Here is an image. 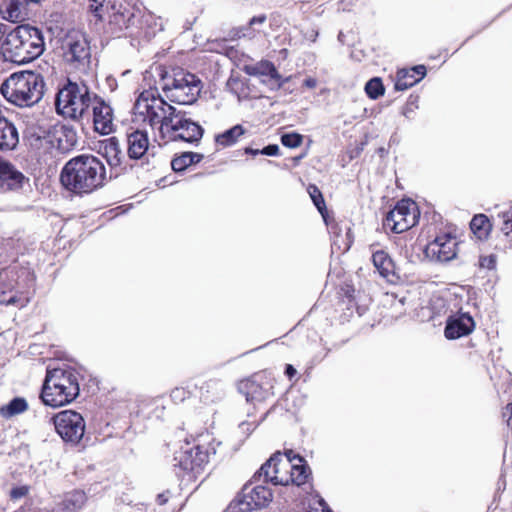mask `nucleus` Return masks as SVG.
I'll return each instance as SVG.
<instances>
[{
	"label": "nucleus",
	"mask_w": 512,
	"mask_h": 512,
	"mask_svg": "<svg viewBox=\"0 0 512 512\" xmlns=\"http://www.w3.org/2000/svg\"><path fill=\"white\" fill-rule=\"evenodd\" d=\"M474 327V320L468 313H458L447 319L444 334L447 339H458L469 335Z\"/></svg>",
	"instance_id": "obj_17"
},
{
	"label": "nucleus",
	"mask_w": 512,
	"mask_h": 512,
	"mask_svg": "<svg viewBox=\"0 0 512 512\" xmlns=\"http://www.w3.org/2000/svg\"><path fill=\"white\" fill-rule=\"evenodd\" d=\"M409 70L413 73L414 78L418 79V81H421L426 75V67L424 65H416Z\"/></svg>",
	"instance_id": "obj_43"
},
{
	"label": "nucleus",
	"mask_w": 512,
	"mask_h": 512,
	"mask_svg": "<svg viewBox=\"0 0 512 512\" xmlns=\"http://www.w3.org/2000/svg\"><path fill=\"white\" fill-rule=\"evenodd\" d=\"M3 28H4V25L0 23V36L4 33Z\"/></svg>",
	"instance_id": "obj_56"
},
{
	"label": "nucleus",
	"mask_w": 512,
	"mask_h": 512,
	"mask_svg": "<svg viewBox=\"0 0 512 512\" xmlns=\"http://www.w3.org/2000/svg\"><path fill=\"white\" fill-rule=\"evenodd\" d=\"M53 423L58 435L65 441L77 444L85 432V421L82 415L73 410H64L56 414Z\"/></svg>",
	"instance_id": "obj_11"
},
{
	"label": "nucleus",
	"mask_w": 512,
	"mask_h": 512,
	"mask_svg": "<svg viewBox=\"0 0 512 512\" xmlns=\"http://www.w3.org/2000/svg\"><path fill=\"white\" fill-rule=\"evenodd\" d=\"M304 85L307 87V88H310V89H313L316 87L317 85V81L316 79L314 78H307L304 80Z\"/></svg>",
	"instance_id": "obj_51"
},
{
	"label": "nucleus",
	"mask_w": 512,
	"mask_h": 512,
	"mask_svg": "<svg viewBox=\"0 0 512 512\" xmlns=\"http://www.w3.org/2000/svg\"><path fill=\"white\" fill-rule=\"evenodd\" d=\"M169 497H170V491H168V490L163 493H160L157 495V498H156L157 503L159 505H164L169 500Z\"/></svg>",
	"instance_id": "obj_48"
},
{
	"label": "nucleus",
	"mask_w": 512,
	"mask_h": 512,
	"mask_svg": "<svg viewBox=\"0 0 512 512\" xmlns=\"http://www.w3.org/2000/svg\"><path fill=\"white\" fill-rule=\"evenodd\" d=\"M96 97L84 82L68 81L57 94L56 109L65 117L78 119L90 108Z\"/></svg>",
	"instance_id": "obj_7"
},
{
	"label": "nucleus",
	"mask_w": 512,
	"mask_h": 512,
	"mask_svg": "<svg viewBox=\"0 0 512 512\" xmlns=\"http://www.w3.org/2000/svg\"><path fill=\"white\" fill-rule=\"evenodd\" d=\"M497 219L502 234L506 237L512 247V204L502 209L498 213Z\"/></svg>",
	"instance_id": "obj_29"
},
{
	"label": "nucleus",
	"mask_w": 512,
	"mask_h": 512,
	"mask_svg": "<svg viewBox=\"0 0 512 512\" xmlns=\"http://www.w3.org/2000/svg\"><path fill=\"white\" fill-rule=\"evenodd\" d=\"M60 181L74 194L84 195L101 188L107 181L103 162L92 154H81L70 159L62 168Z\"/></svg>",
	"instance_id": "obj_2"
},
{
	"label": "nucleus",
	"mask_w": 512,
	"mask_h": 512,
	"mask_svg": "<svg viewBox=\"0 0 512 512\" xmlns=\"http://www.w3.org/2000/svg\"><path fill=\"white\" fill-rule=\"evenodd\" d=\"M297 373L296 369L291 365V364H287L286 365V368H285V374L289 377V378H292L293 376H295Z\"/></svg>",
	"instance_id": "obj_50"
},
{
	"label": "nucleus",
	"mask_w": 512,
	"mask_h": 512,
	"mask_svg": "<svg viewBox=\"0 0 512 512\" xmlns=\"http://www.w3.org/2000/svg\"><path fill=\"white\" fill-rule=\"evenodd\" d=\"M50 512H67V511H63V509H60V505L58 503H56L55 507H53Z\"/></svg>",
	"instance_id": "obj_55"
},
{
	"label": "nucleus",
	"mask_w": 512,
	"mask_h": 512,
	"mask_svg": "<svg viewBox=\"0 0 512 512\" xmlns=\"http://www.w3.org/2000/svg\"><path fill=\"white\" fill-rule=\"evenodd\" d=\"M149 149L148 133L135 129L127 134V153L131 159H140Z\"/></svg>",
	"instance_id": "obj_19"
},
{
	"label": "nucleus",
	"mask_w": 512,
	"mask_h": 512,
	"mask_svg": "<svg viewBox=\"0 0 512 512\" xmlns=\"http://www.w3.org/2000/svg\"><path fill=\"white\" fill-rule=\"evenodd\" d=\"M319 505L322 507L323 512H331L327 503L323 499L319 500Z\"/></svg>",
	"instance_id": "obj_53"
},
{
	"label": "nucleus",
	"mask_w": 512,
	"mask_h": 512,
	"mask_svg": "<svg viewBox=\"0 0 512 512\" xmlns=\"http://www.w3.org/2000/svg\"><path fill=\"white\" fill-rule=\"evenodd\" d=\"M250 426H251L250 423L243 422V423L240 424L239 427L243 431H246V430L248 431V430H250Z\"/></svg>",
	"instance_id": "obj_54"
},
{
	"label": "nucleus",
	"mask_w": 512,
	"mask_h": 512,
	"mask_svg": "<svg viewBox=\"0 0 512 512\" xmlns=\"http://www.w3.org/2000/svg\"><path fill=\"white\" fill-rule=\"evenodd\" d=\"M203 128L189 117L186 123L181 125L179 132L175 136V141H184L189 143L198 142L203 136Z\"/></svg>",
	"instance_id": "obj_23"
},
{
	"label": "nucleus",
	"mask_w": 512,
	"mask_h": 512,
	"mask_svg": "<svg viewBox=\"0 0 512 512\" xmlns=\"http://www.w3.org/2000/svg\"><path fill=\"white\" fill-rule=\"evenodd\" d=\"M290 458L292 463H301V462H304L303 459L299 456V455H296L294 454V452L292 450H289L286 454H285V457L284 459H288Z\"/></svg>",
	"instance_id": "obj_49"
},
{
	"label": "nucleus",
	"mask_w": 512,
	"mask_h": 512,
	"mask_svg": "<svg viewBox=\"0 0 512 512\" xmlns=\"http://www.w3.org/2000/svg\"><path fill=\"white\" fill-rule=\"evenodd\" d=\"M15 512H25V510H23V509H20V510H18V511H15Z\"/></svg>",
	"instance_id": "obj_58"
},
{
	"label": "nucleus",
	"mask_w": 512,
	"mask_h": 512,
	"mask_svg": "<svg viewBox=\"0 0 512 512\" xmlns=\"http://www.w3.org/2000/svg\"><path fill=\"white\" fill-rule=\"evenodd\" d=\"M188 392L184 388H175L171 392V398L173 401H183L187 397Z\"/></svg>",
	"instance_id": "obj_44"
},
{
	"label": "nucleus",
	"mask_w": 512,
	"mask_h": 512,
	"mask_svg": "<svg viewBox=\"0 0 512 512\" xmlns=\"http://www.w3.org/2000/svg\"><path fill=\"white\" fill-rule=\"evenodd\" d=\"M87 496L82 490H73L66 493L63 499L58 502L60 509L67 512H77L86 503Z\"/></svg>",
	"instance_id": "obj_24"
},
{
	"label": "nucleus",
	"mask_w": 512,
	"mask_h": 512,
	"mask_svg": "<svg viewBox=\"0 0 512 512\" xmlns=\"http://www.w3.org/2000/svg\"><path fill=\"white\" fill-rule=\"evenodd\" d=\"M290 475L293 480H291L290 484H294L297 486L303 485L306 483V480L309 476L308 468L303 462L301 463H292L291 462V470Z\"/></svg>",
	"instance_id": "obj_32"
},
{
	"label": "nucleus",
	"mask_w": 512,
	"mask_h": 512,
	"mask_svg": "<svg viewBox=\"0 0 512 512\" xmlns=\"http://www.w3.org/2000/svg\"><path fill=\"white\" fill-rule=\"evenodd\" d=\"M0 91L8 102L18 107H32L44 96V77L30 70L16 72L2 83Z\"/></svg>",
	"instance_id": "obj_5"
},
{
	"label": "nucleus",
	"mask_w": 512,
	"mask_h": 512,
	"mask_svg": "<svg viewBox=\"0 0 512 512\" xmlns=\"http://www.w3.org/2000/svg\"><path fill=\"white\" fill-rule=\"evenodd\" d=\"M89 1H90V5H89L90 10L93 13H95L96 16L101 17L99 14V11H100V8L102 7L104 0H89Z\"/></svg>",
	"instance_id": "obj_46"
},
{
	"label": "nucleus",
	"mask_w": 512,
	"mask_h": 512,
	"mask_svg": "<svg viewBox=\"0 0 512 512\" xmlns=\"http://www.w3.org/2000/svg\"><path fill=\"white\" fill-rule=\"evenodd\" d=\"M45 49L42 31L30 25H19L10 31L1 45L5 61L25 64L38 58Z\"/></svg>",
	"instance_id": "obj_3"
},
{
	"label": "nucleus",
	"mask_w": 512,
	"mask_h": 512,
	"mask_svg": "<svg viewBox=\"0 0 512 512\" xmlns=\"http://www.w3.org/2000/svg\"><path fill=\"white\" fill-rule=\"evenodd\" d=\"M27 178L11 163L0 160V191L8 192L22 188Z\"/></svg>",
	"instance_id": "obj_18"
},
{
	"label": "nucleus",
	"mask_w": 512,
	"mask_h": 512,
	"mask_svg": "<svg viewBox=\"0 0 512 512\" xmlns=\"http://www.w3.org/2000/svg\"><path fill=\"white\" fill-rule=\"evenodd\" d=\"M246 129L242 125H235L223 133L216 135L215 141L218 145L228 147L234 145L244 135Z\"/></svg>",
	"instance_id": "obj_27"
},
{
	"label": "nucleus",
	"mask_w": 512,
	"mask_h": 512,
	"mask_svg": "<svg viewBox=\"0 0 512 512\" xmlns=\"http://www.w3.org/2000/svg\"><path fill=\"white\" fill-rule=\"evenodd\" d=\"M201 389H206L207 393L210 391V389H215L217 390V395L215 396V398H219L221 393L223 392V384L220 381L210 380ZM211 400H214V397Z\"/></svg>",
	"instance_id": "obj_40"
},
{
	"label": "nucleus",
	"mask_w": 512,
	"mask_h": 512,
	"mask_svg": "<svg viewBox=\"0 0 512 512\" xmlns=\"http://www.w3.org/2000/svg\"><path fill=\"white\" fill-rule=\"evenodd\" d=\"M135 121L143 122L151 127L158 134L155 139L164 142L175 141L181 125L186 123L187 113L178 110L155 90H144L134 103Z\"/></svg>",
	"instance_id": "obj_1"
},
{
	"label": "nucleus",
	"mask_w": 512,
	"mask_h": 512,
	"mask_svg": "<svg viewBox=\"0 0 512 512\" xmlns=\"http://www.w3.org/2000/svg\"><path fill=\"white\" fill-rule=\"evenodd\" d=\"M267 474H273V469H267Z\"/></svg>",
	"instance_id": "obj_57"
},
{
	"label": "nucleus",
	"mask_w": 512,
	"mask_h": 512,
	"mask_svg": "<svg viewBox=\"0 0 512 512\" xmlns=\"http://www.w3.org/2000/svg\"><path fill=\"white\" fill-rule=\"evenodd\" d=\"M58 149L63 152H69L78 143V135L72 126L63 125L58 131L57 137Z\"/></svg>",
	"instance_id": "obj_25"
},
{
	"label": "nucleus",
	"mask_w": 512,
	"mask_h": 512,
	"mask_svg": "<svg viewBox=\"0 0 512 512\" xmlns=\"http://www.w3.org/2000/svg\"><path fill=\"white\" fill-rule=\"evenodd\" d=\"M265 21H266V16L265 15L255 16V17L250 19V21L248 23V27L245 28V30L248 31L249 29H251L255 25H262ZM242 35L244 37H246V36L251 37L252 36V34L250 32H243Z\"/></svg>",
	"instance_id": "obj_41"
},
{
	"label": "nucleus",
	"mask_w": 512,
	"mask_h": 512,
	"mask_svg": "<svg viewBox=\"0 0 512 512\" xmlns=\"http://www.w3.org/2000/svg\"><path fill=\"white\" fill-rule=\"evenodd\" d=\"M419 218L416 203L410 200H402L388 212L384 220V227L394 233H402L412 228Z\"/></svg>",
	"instance_id": "obj_9"
},
{
	"label": "nucleus",
	"mask_w": 512,
	"mask_h": 512,
	"mask_svg": "<svg viewBox=\"0 0 512 512\" xmlns=\"http://www.w3.org/2000/svg\"><path fill=\"white\" fill-rule=\"evenodd\" d=\"M28 487L27 486H18V487H14L11 491H10V497L11 499L13 500H18V499H21L23 498L24 496L27 495L28 493Z\"/></svg>",
	"instance_id": "obj_42"
},
{
	"label": "nucleus",
	"mask_w": 512,
	"mask_h": 512,
	"mask_svg": "<svg viewBox=\"0 0 512 512\" xmlns=\"http://www.w3.org/2000/svg\"><path fill=\"white\" fill-rule=\"evenodd\" d=\"M260 151H261V150H259V149H253V148H250V147H247V148L245 149V153H246V154H250V155H253V156H256V155L261 154V152H260Z\"/></svg>",
	"instance_id": "obj_52"
},
{
	"label": "nucleus",
	"mask_w": 512,
	"mask_h": 512,
	"mask_svg": "<svg viewBox=\"0 0 512 512\" xmlns=\"http://www.w3.org/2000/svg\"><path fill=\"white\" fill-rule=\"evenodd\" d=\"M470 228L477 239L483 240L487 238L491 231V223L486 215L478 214L472 218Z\"/></svg>",
	"instance_id": "obj_28"
},
{
	"label": "nucleus",
	"mask_w": 512,
	"mask_h": 512,
	"mask_svg": "<svg viewBox=\"0 0 512 512\" xmlns=\"http://www.w3.org/2000/svg\"><path fill=\"white\" fill-rule=\"evenodd\" d=\"M418 82V79L414 78L413 73L409 69L402 68L397 71L394 87L397 91H405Z\"/></svg>",
	"instance_id": "obj_31"
},
{
	"label": "nucleus",
	"mask_w": 512,
	"mask_h": 512,
	"mask_svg": "<svg viewBox=\"0 0 512 512\" xmlns=\"http://www.w3.org/2000/svg\"><path fill=\"white\" fill-rule=\"evenodd\" d=\"M260 152L262 155L277 156L279 154V146L276 144H270L261 149Z\"/></svg>",
	"instance_id": "obj_45"
},
{
	"label": "nucleus",
	"mask_w": 512,
	"mask_h": 512,
	"mask_svg": "<svg viewBox=\"0 0 512 512\" xmlns=\"http://www.w3.org/2000/svg\"><path fill=\"white\" fill-rule=\"evenodd\" d=\"M457 246L456 236L451 233H443L428 243L424 252L432 261L448 262L457 256Z\"/></svg>",
	"instance_id": "obj_14"
},
{
	"label": "nucleus",
	"mask_w": 512,
	"mask_h": 512,
	"mask_svg": "<svg viewBox=\"0 0 512 512\" xmlns=\"http://www.w3.org/2000/svg\"><path fill=\"white\" fill-rule=\"evenodd\" d=\"M190 166L199 163L203 159V155L196 152H187Z\"/></svg>",
	"instance_id": "obj_47"
},
{
	"label": "nucleus",
	"mask_w": 512,
	"mask_h": 512,
	"mask_svg": "<svg viewBox=\"0 0 512 512\" xmlns=\"http://www.w3.org/2000/svg\"><path fill=\"white\" fill-rule=\"evenodd\" d=\"M372 248V262L378 273L389 282L396 280L395 265L389 254L382 249L374 250Z\"/></svg>",
	"instance_id": "obj_20"
},
{
	"label": "nucleus",
	"mask_w": 512,
	"mask_h": 512,
	"mask_svg": "<svg viewBox=\"0 0 512 512\" xmlns=\"http://www.w3.org/2000/svg\"><path fill=\"white\" fill-rule=\"evenodd\" d=\"M63 60L74 71L88 74L92 69L90 42L84 34H68L63 44Z\"/></svg>",
	"instance_id": "obj_8"
},
{
	"label": "nucleus",
	"mask_w": 512,
	"mask_h": 512,
	"mask_svg": "<svg viewBox=\"0 0 512 512\" xmlns=\"http://www.w3.org/2000/svg\"><path fill=\"white\" fill-rule=\"evenodd\" d=\"M271 388V386L263 387L254 378L241 381L239 384V390L245 395L248 402L264 401L272 394Z\"/></svg>",
	"instance_id": "obj_21"
},
{
	"label": "nucleus",
	"mask_w": 512,
	"mask_h": 512,
	"mask_svg": "<svg viewBox=\"0 0 512 512\" xmlns=\"http://www.w3.org/2000/svg\"><path fill=\"white\" fill-rule=\"evenodd\" d=\"M111 24L117 25L120 31L128 29L134 24V15L128 10L115 13L111 19Z\"/></svg>",
	"instance_id": "obj_34"
},
{
	"label": "nucleus",
	"mask_w": 512,
	"mask_h": 512,
	"mask_svg": "<svg viewBox=\"0 0 512 512\" xmlns=\"http://www.w3.org/2000/svg\"><path fill=\"white\" fill-rule=\"evenodd\" d=\"M479 266L488 270L494 269L496 266V256L494 254L480 256Z\"/></svg>",
	"instance_id": "obj_39"
},
{
	"label": "nucleus",
	"mask_w": 512,
	"mask_h": 512,
	"mask_svg": "<svg viewBox=\"0 0 512 512\" xmlns=\"http://www.w3.org/2000/svg\"><path fill=\"white\" fill-rule=\"evenodd\" d=\"M171 166L175 172H181L188 168L190 166L188 153L183 152L181 155L175 157L171 161Z\"/></svg>",
	"instance_id": "obj_38"
},
{
	"label": "nucleus",
	"mask_w": 512,
	"mask_h": 512,
	"mask_svg": "<svg viewBox=\"0 0 512 512\" xmlns=\"http://www.w3.org/2000/svg\"><path fill=\"white\" fill-rule=\"evenodd\" d=\"M307 191L317 210L321 213L323 218H325L326 205L321 191L318 189L316 185L313 184H310L308 186Z\"/></svg>",
	"instance_id": "obj_35"
},
{
	"label": "nucleus",
	"mask_w": 512,
	"mask_h": 512,
	"mask_svg": "<svg viewBox=\"0 0 512 512\" xmlns=\"http://www.w3.org/2000/svg\"><path fill=\"white\" fill-rule=\"evenodd\" d=\"M261 479L255 478L254 475L242 488L239 498L233 501L235 504H241L240 506L245 512L265 508L273 499L271 490L259 483Z\"/></svg>",
	"instance_id": "obj_10"
},
{
	"label": "nucleus",
	"mask_w": 512,
	"mask_h": 512,
	"mask_svg": "<svg viewBox=\"0 0 512 512\" xmlns=\"http://www.w3.org/2000/svg\"><path fill=\"white\" fill-rule=\"evenodd\" d=\"M291 459H284L281 453L272 455L255 473V478H263L274 485H289L291 480Z\"/></svg>",
	"instance_id": "obj_12"
},
{
	"label": "nucleus",
	"mask_w": 512,
	"mask_h": 512,
	"mask_svg": "<svg viewBox=\"0 0 512 512\" xmlns=\"http://www.w3.org/2000/svg\"><path fill=\"white\" fill-rule=\"evenodd\" d=\"M303 137L298 133H286L281 136V143L288 148H296L302 144Z\"/></svg>",
	"instance_id": "obj_37"
},
{
	"label": "nucleus",
	"mask_w": 512,
	"mask_h": 512,
	"mask_svg": "<svg viewBox=\"0 0 512 512\" xmlns=\"http://www.w3.org/2000/svg\"><path fill=\"white\" fill-rule=\"evenodd\" d=\"M5 19L17 22L22 18V4L19 0H10L6 7Z\"/></svg>",
	"instance_id": "obj_36"
},
{
	"label": "nucleus",
	"mask_w": 512,
	"mask_h": 512,
	"mask_svg": "<svg viewBox=\"0 0 512 512\" xmlns=\"http://www.w3.org/2000/svg\"><path fill=\"white\" fill-rule=\"evenodd\" d=\"M27 409V401L24 398L16 397L0 408V415L4 418H11L25 412Z\"/></svg>",
	"instance_id": "obj_30"
},
{
	"label": "nucleus",
	"mask_w": 512,
	"mask_h": 512,
	"mask_svg": "<svg viewBox=\"0 0 512 512\" xmlns=\"http://www.w3.org/2000/svg\"><path fill=\"white\" fill-rule=\"evenodd\" d=\"M155 71L160 77L158 87L171 102L190 105L199 97L202 83L196 75L182 69L168 74L161 66L156 67Z\"/></svg>",
	"instance_id": "obj_6"
},
{
	"label": "nucleus",
	"mask_w": 512,
	"mask_h": 512,
	"mask_svg": "<svg viewBox=\"0 0 512 512\" xmlns=\"http://www.w3.org/2000/svg\"><path fill=\"white\" fill-rule=\"evenodd\" d=\"M209 453L200 445H191L186 442L179 451L175 453V466H179L183 471L191 472L196 476L201 473L207 465Z\"/></svg>",
	"instance_id": "obj_13"
},
{
	"label": "nucleus",
	"mask_w": 512,
	"mask_h": 512,
	"mask_svg": "<svg viewBox=\"0 0 512 512\" xmlns=\"http://www.w3.org/2000/svg\"><path fill=\"white\" fill-rule=\"evenodd\" d=\"M93 111V124L96 132L108 135L114 130V115L111 106L102 98L96 97L90 106Z\"/></svg>",
	"instance_id": "obj_16"
},
{
	"label": "nucleus",
	"mask_w": 512,
	"mask_h": 512,
	"mask_svg": "<svg viewBox=\"0 0 512 512\" xmlns=\"http://www.w3.org/2000/svg\"><path fill=\"white\" fill-rule=\"evenodd\" d=\"M16 279L13 270L4 269L0 272V303L25 307L28 298L16 289Z\"/></svg>",
	"instance_id": "obj_15"
},
{
	"label": "nucleus",
	"mask_w": 512,
	"mask_h": 512,
	"mask_svg": "<svg viewBox=\"0 0 512 512\" xmlns=\"http://www.w3.org/2000/svg\"><path fill=\"white\" fill-rule=\"evenodd\" d=\"M99 153L106 159L110 167H117L122 162L123 153L116 137L103 140L99 146Z\"/></svg>",
	"instance_id": "obj_22"
},
{
	"label": "nucleus",
	"mask_w": 512,
	"mask_h": 512,
	"mask_svg": "<svg viewBox=\"0 0 512 512\" xmlns=\"http://www.w3.org/2000/svg\"><path fill=\"white\" fill-rule=\"evenodd\" d=\"M247 73L252 76H264L269 80L279 81L281 76L275 65L269 61H260L253 66L247 67Z\"/></svg>",
	"instance_id": "obj_26"
},
{
	"label": "nucleus",
	"mask_w": 512,
	"mask_h": 512,
	"mask_svg": "<svg viewBox=\"0 0 512 512\" xmlns=\"http://www.w3.org/2000/svg\"><path fill=\"white\" fill-rule=\"evenodd\" d=\"M384 85L378 77L370 79L365 85V92L369 98L375 100L384 94Z\"/></svg>",
	"instance_id": "obj_33"
},
{
	"label": "nucleus",
	"mask_w": 512,
	"mask_h": 512,
	"mask_svg": "<svg viewBox=\"0 0 512 512\" xmlns=\"http://www.w3.org/2000/svg\"><path fill=\"white\" fill-rule=\"evenodd\" d=\"M78 376L70 366L47 368L40 394L42 402L53 408L72 403L80 393Z\"/></svg>",
	"instance_id": "obj_4"
}]
</instances>
